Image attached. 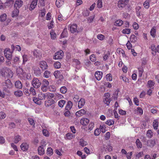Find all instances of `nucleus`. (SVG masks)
<instances>
[{
	"instance_id": "nucleus-11",
	"label": "nucleus",
	"mask_w": 159,
	"mask_h": 159,
	"mask_svg": "<svg viewBox=\"0 0 159 159\" xmlns=\"http://www.w3.org/2000/svg\"><path fill=\"white\" fill-rule=\"evenodd\" d=\"M105 98H104L103 102L105 104L108 105L111 102L110 98V94L109 93H105Z\"/></svg>"
},
{
	"instance_id": "nucleus-62",
	"label": "nucleus",
	"mask_w": 159,
	"mask_h": 159,
	"mask_svg": "<svg viewBox=\"0 0 159 159\" xmlns=\"http://www.w3.org/2000/svg\"><path fill=\"white\" fill-rule=\"evenodd\" d=\"M14 63L15 64H18L19 63V58L18 57H16L13 59Z\"/></svg>"
},
{
	"instance_id": "nucleus-64",
	"label": "nucleus",
	"mask_w": 159,
	"mask_h": 159,
	"mask_svg": "<svg viewBox=\"0 0 159 159\" xmlns=\"http://www.w3.org/2000/svg\"><path fill=\"white\" fill-rule=\"evenodd\" d=\"M53 24L54 22L53 21H51L49 23H48V29H50L53 27Z\"/></svg>"
},
{
	"instance_id": "nucleus-19",
	"label": "nucleus",
	"mask_w": 159,
	"mask_h": 159,
	"mask_svg": "<svg viewBox=\"0 0 159 159\" xmlns=\"http://www.w3.org/2000/svg\"><path fill=\"white\" fill-rule=\"evenodd\" d=\"M73 65L77 69H80V62L77 59L73 60Z\"/></svg>"
},
{
	"instance_id": "nucleus-35",
	"label": "nucleus",
	"mask_w": 159,
	"mask_h": 159,
	"mask_svg": "<svg viewBox=\"0 0 159 159\" xmlns=\"http://www.w3.org/2000/svg\"><path fill=\"white\" fill-rule=\"evenodd\" d=\"M156 28L155 27H153L150 31L151 35L153 37H154L156 35Z\"/></svg>"
},
{
	"instance_id": "nucleus-44",
	"label": "nucleus",
	"mask_w": 159,
	"mask_h": 159,
	"mask_svg": "<svg viewBox=\"0 0 159 159\" xmlns=\"http://www.w3.org/2000/svg\"><path fill=\"white\" fill-rule=\"evenodd\" d=\"M158 123L157 120H155L153 123V126L155 129H157Z\"/></svg>"
},
{
	"instance_id": "nucleus-36",
	"label": "nucleus",
	"mask_w": 159,
	"mask_h": 159,
	"mask_svg": "<svg viewBox=\"0 0 159 159\" xmlns=\"http://www.w3.org/2000/svg\"><path fill=\"white\" fill-rule=\"evenodd\" d=\"M106 128V126L105 125H101L100 126V130L103 133L107 131Z\"/></svg>"
},
{
	"instance_id": "nucleus-2",
	"label": "nucleus",
	"mask_w": 159,
	"mask_h": 159,
	"mask_svg": "<svg viewBox=\"0 0 159 159\" xmlns=\"http://www.w3.org/2000/svg\"><path fill=\"white\" fill-rule=\"evenodd\" d=\"M13 51H11L10 48H7L4 50V54L5 57L8 60H11L12 57Z\"/></svg>"
},
{
	"instance_id": "nucleus-4",
	"label": "nucleus",
	"mask_w": 159,
	"mask_h": 159,
	"mask_svg": "<svg viewBox=\"0 0 159 159\" xmlns=\"http://www.w3.org/2000/svg\"><path fill=\"white\" fill-rule=\"evenodd\" d=\"M2 85L5 89H10L12 88L13 85L11 82V80L7 79L5 81V82L2 84Z\"/></svg>"
},
{
	"instance_id": "nucleus-21",
	"label": "nucleus",
	"mask_w": 159,
	"mask_h": 159,
	"mask_svg": "<svg viewBox=\"0 0 159 159\" xmlns=\"http://www.w3.org/2000/svg\"><path fill=\"white\" fill-rule=\"evenodd\" d=\"M38 154L40 156L43 155L44 154V150L42 146H40L38 147Z\"/></svg>"
},
{
	"instance_id": "nucleus-13",
	"label": "nucleus",
	"mask_w": 159,
	"mask_h": 159,
	"mask_svg": "<svg viewBox=\"0 0 159 159\" xmlns=\"http://www.w3.org/2000/svg\"><path fill=\"white\" fill-rule=\"evenodd\" d=\"M86 113V111L82 109L77 111L75 113V115L77 117H79L85 115Z\"/></svg>"
},
{
	"instance_id": "nucleus-48",
	"label": "nucleus",
	"mask_w": 159,
	"mask_h": 159,
	"mask_svg": "<svg viewBox=\"0 0 159 159\" xmlns=\"http://www.w3.org/2000/svg\"><path fill=\"white\" fill-rule=\"evenodd\" d=\"M112 150L113 148L111 144H108L106 146V149L105 150V151L106 152H110L112 151Z\"/></svg>"
},
{
	"instance_id": "nucleus-24",
	"label": "nucleus",
	"mask_w": 159,
	"mask_h": 159,
	"mask_svg": "<svg viewBox=\"0 0 159 159\" xmlns=\"http://www.w3.org/2000/svg\"><path fill=\"white\" fill-rule=\"evenodd\" d=\"M64 0H57L56 2V4L58 7H61L63 4Z\"/></svg>"
},
{
	"instance_id": "nucleus-8",
	"label": "nucleus",
	"mask_w": 159,
	"mask_h": 159,
	"mask_svg": "<svg viewBox=\"0 0 159 159\" xmlns=\"http://www.w3.org/2000/svg\"><path fill=\"white\" fill-rule=\"evenodd\" d=\"M20 148L23 151H26L29 149V145L27 142H24L22 143L20 146Z\"/></svg>"
},
{
	"instance_id": "nucleus-27",
	"label": "nucleus",
	"mask_w": 159,
	"mask_h": 159,
	"mask_svg": "<svg viewBox=\"0 0 159 159\" xmlns=\"http://www.w3.org/2000/svg\"><path fill=\"white\" fill-rule=\"evenodd\" d=\"M141 9V7L140 6H137L135 8L136 10V13L137 15V16L138 17H140L141 16V12L140 11V9Z\"/></svg>"
},
{
	"instance_id": "nucleus-1",
	"label": "nucleus",
	"mask_w": 159,
	"mask_h": 159,
	"mask_svg": "<svg viewBox=\"0 0 159 159\" xmlns=\"http://www.w3.org/2000/svg\"><path fill=\"white\" fill-rule=\"evenodd\" d=\"M0 73L3 76L8 78H11L13 76V72L11 70L6 67L1 69Z\"/></svg>"
},
{
	"instance_id": "nucleus-20",
	"label": "nucleus",
	"mask_w": 159,
	"mask_h": 159,
	"mask_svg": "<svg viewBox=\"0 0 159 159\" xmlns=\"http://www.w3.org/2000/svg\"><path fill=\"white\" fill-rule=\"evenodd\" d=\"M78 107L79 108H82L85 103V100L84 98H81L78 102Z\"/></svg>"
},
{
	"instance_id": "nucleus-23",
	"label": "nucleus",
	"mask_w": 159,
	"mask_h": 159,
	"mask_svg": "<svg viewBox=\"0 0 159 159\" xmlns=\"http://www.w3.org/2000/svg\"><path fill=\"white\" fill-rule=\"evenodd\" d=\"M15 85V87L17 89H21L22 88V84L19 80H17L16 81Z\"/></svg>"
},
{
	"instance_id": "nucleus-38",
	"label": "nucleus",
	"mask_w": 159,
	"mask_h": 159,
	"mask_svg": "<svg viewBox=\"0 0 159 159\" xmlns=\"http://www.w3.org/2000/svg\"><path fill=\"white\" fill-rule=\"evenodd\" d=\"M135 143L138 148H142V144L139 139L136 140Z\"/></svg>"
},
{
	"instance_id": "nucleus-61",
	"label": "nucleus",
	"mask_w": 159,
	"mask_h": 159,
	"mask_svg": "<svg viewBox=\"0 0 159 159\" xmlns=\"http://www.w3.org/2000/svg\"><path fill=\"white\" fill-rule=\"evenodd\" d=\"M137 114L140 115H142L143 114V111L141 108L140 107H138L137 108Z\"/></svg>"
},
{
	"instance_id": "nucleus-14",
	"label": "nucleus",
	"mask_w": 159,
	"mask_h": 159,
	"mask_svg": "<svg viewBox=\"0 0 159 159\" xmlns=\"http://www.w3.org/2000/svg\"><path fill=\"white\" fill-rule=\"evenodd\" d=\"M103 73L102 71H97L95 72V76L96 79L98 80H100L102 78Z\"/></svg>"
},
{
	"instance_id": "nucleus-45",
	"label": "nucleus",
	"mask_w": 159,
	"mask_h": 159,
	"mask_svg": "<svg viewBox=\"0 0 159 159\" xmlns=\"http://www.w3.org/2000/svg\"><path fill=\"white\" fill-rule=\"evenodd\" d=\"M149 0H146L143 4L144 7L146 9L148 8L149 7Z\"/></svg>"
},
{
	"instance_id": "nucleus-7",
	"label": "nucleus",
	"mask_w": 159,
	"mask_h": 159,
	"mask_svg": "<svg viewBox=\"0 0 159 159\" xmlns=\"http://www.w3.org/2000/svg\"><path fill=\"white\" fill-rule=\"evenodd\" d=\"M129 0H120L118 2V6L120 8L124 7L128 3Z\"/></svg>"
},
{
	"instance_id": "nucleus-28",
	"label": "nucleus",
	"mask_w": 159,
	"mask_h": 159,
	"mask_svg": "<svg viewBox=\"0 0 159 159\" xmlns=\"http://www.w3.org/2000/svg\"><path fill=\"white\" fill-rule=\"evenodd\" d=\"M14 95L17 97H20L23 95V92L21 91L18 90L14 93Z\"/></svg>"
},
{
	"instance_id": "nucleus-26",
	"label": "nucleus",
	"mask_w": 159,
	"mask_h": 159,
	"mask_svg": "<svg viewBox=\"0 0 159 159\" xmlns=\"http://www.w3.org/2000/svg\"><path fill=\"white\" fill-rule=\"evenodd\" d=\"M155 144V141L154 140H149L147 142V145L148 146L153 147Z\"/></svg>"
},
{
	"instance_id": "nucleus-63",
	"label": "nucleus",
	"mask_w": 159,
	"mask_h": 159,
	"mask_svg": "<svg viewBox=\"0 0 159 159\" xmlns=\"http://www.w3.org/2000/svg\"><path fill=\"white\" fill-rule=\"evenodd\" d=\"M97 5L98 8H102V0H98Z\"/></svg>"
},
{
	"instance_id": "nucleus-59",
	"label": "nucleus",
	"mask_w": 159,
	"mask_h": 159,
	"mask_svg": "<svg viewBox=\"0 0 159 159\" xmlns=\"http://www.w3.org/2000/svg\"><path fill=\"white\" fill-rule=\"evenodd\" d=\"M54 66L56 68H59L61 67V64L59 62H56L54 64Z\"/></svg>"
},
{
	"instance_id": "nucleus-22",
	"label": "nucleus",
	"mask_w": 159,
	"mask_h": 159,
	"mask_svg": "<svg viewBox=\"0 0 159 159\" xmlns=\"http://www.w3.org/2000/svg\"><path fill=\"white\" fill-rule=\"evenodd\" d=\"M75 135L70 133H68L66 134L65 138L66 140H71L74 138Z\"/></svg>"
},
{
	"instance_id": "nucleus-15",
	"label": "nucleus",
	"mask_w": 159,
	"mask_h": 159,
	"mask_svg": "<svg viewBox=\"0 0 159 159\" xmlns=\"http://www.w3.org/2000/svg\"><path fill=\"white\" fill-rule=\"evenodd\" d=\"M77 25L76 24H73L70 26V30L72 33L77 32Z\"/></svg>"
},
{
	"instance_id": "nucleus-18",
	"label": "nucleus",
	"mask_w": 159,
	"mask_h": 159,
	"mask_svg": "<svg viewBox=\"0 0 159 159\" xmlns=\"http://www.w3.org/2000/svg\"><path fill=\"white\" fill-rule=\"evenodd\" d=\"M55 102L53 99L48 100L45 102V105L46 107H49L52 105Z\"/></svg>"
},
{
	"instance_id": "nucleus-52",
	"label": "nucleus",
	"mask_w": 159,
	"mask_h": 159,
	"mask_svg": "<svg viewBox=\"0 0 159 159\" xmlns=\"http://www.w3.org/2000/svg\"><path fill=\"white\" fill-rule=\"evenodd\" d=\"M120 78L122 79L123 81L125 83H129V80L126 76L121 75L120 76Z\"/></svg>"
},
{
	"instance_id": "nucleus-9",
	"label": "nucleus",
	"mask_w": 159,
	"mask_h": 159,
	"mask_svg": "<svg viewBox=\"0 0 159 159\" xmlns=\"http://www.w3.org/2000/svg\"><path fill=\"white\" fill-rule=\"evenodd\" d=\"M23 4V2L21 0H16L14 4V8L19 9L21 7Z\"/></svg>"
},
{
	"instance_id": "nucleus-32",
	"label": "nucleus",
	"mask_w": 159,
	"mask_h": 159,
	"mask_svg": "<svg viewBox=\"0 0 159 159\" xmlns=\"http://www.w3.org/2000/svg\"><path fill=\"white\" fill-rule=\"evenodd\" d=\"M21 139V137L19 135H16L14 138V142L16 143H17Z\"/></svg>"
},
{
	"instance_id": "nucleus-29",
	"label": "nucleus",
	"mask_w": 159,
	"mask_h": 159,
	"mask_svg": "<svg viewBox=\"0 0 159 159\" xmlns=\"http://www.w3.org/2000/svg\"><path fill=\"white\" fill-rule=\"evenodd\" d=\"M54 96L53 93H45V97L47 99H50L53 98Z\"/></svg>"
},
{
	"instance_id": "nucleus-43",
	"label": "nucleus",
	"mask_w": 159,
	"mask_h": 159,
	"mask_svg": "<svg viewBox=\"0 0 159 159\" xmlns=\"http://www.w3.org/2000/svg\"><path fill=\"white\" fill-rule=\"evenodd\" d=\"M33 100L36 104L40 105L41 104V101L38 98L34 97L33 98Z\"/></svg>"
},
{
	"instance_id": "nucleus-37",
	"label": "nucleus",
	"mask_w": 159,
	"mask_h": 159,
	"mask_svg": "<svg viewBox=\"0 0 159 159\" xmlns=\"http://www.w3.org/2000/svg\"><path fill=\"white\" fill-rule=\"evenodd\" d=\"M138 76L139 77H141L143 72V69L142 67H140L138 68Z\"/></svg>"
},
{
	"instance_id": "nucleus-39",
	"label": "nucleus",
	"mask_w": 159,
	"mask_h": 159,
	"mask_svg": "<svg viewBox=\"0 0 159 159\" xmlns=\"http://www.w3.org/2000/svg\"><path fill=\"white\" fill-rule=\"evenodd\" d=\"M66 101L64 100H61L58 102V105L59 107L62 108L65 104Z\"/></svg>"
},
{
	"instance_id": "nucleus-25",
	"label": "nucleus",
	"mask_w": 159,
	"mask_h": 159,
	"mask_svg": "<svg viewBox=\"0 0 159 159\" xmlns=\"http://www.w3.org/2000/svg\"><path fill=\"white\" fill-rule=\"evenodd\" d=\"M11 48L13 51L15 49L16 51H20L21 50V48L18 45H16L15 46L13 45H12L11 46Z\"/></svg>"
},
{
	"instance_id": "nucleus-12",
	"label": "nucleus",
	"mask_w": 159,
	"mask_h": 159,
	"mask_svg": "<svg viewBox=\"0 0 159 159\" xmlns=\"http://www.w3.org/2000/svg\"><path fill=\"white\" fill-rule=\"evenodd\" d=\"M39 66L43 70L47 69L48 68V65L47 62L44 61H41L39 62Z\"/></svg>"
},
{
	"instance_id": "nucleus-33",
	"label": "nucleus",
	"mask_w": 159,
	"mask_h": 159,
	"mask_svg": "<svg viewBox=\"0 0 159 159\" xmlns=\"http://www.w3.org/2000/svg\"><path fill=\"white\" fill-rule=\"evenodd\" d=\"M123 24V21L121 20H116L114 23V25L118 26H121Z\"/></svg>"
},
{
	"instance_id": "nucleus-17",
	"label": "nucleus",
	"mask_w": 159,
	"mask_h": 159,
	"mask_svg": "<svg viewBox=\"0 0 159 159\" xmlns=\"http://www.w3.org/2000/svg\"><path fill=\"white\" fill-rule=\"evenodd\" d=\"M89 120L86 118H83L80 120V123L83 126L86 125L89 123Z\"/></svg>"
},
{
	"instance_id": "nucleus-55",
	"label": "nucleus",
	"mask_w": 159,
	"mask_h": 159,
	"mask_svg": "<svg viewBox=\"0 0 159 159\" xmlns=\"http://www.w3.org/2000/svg\"><path fill=\"white\" fill-rule=\"evenodd\" d=\"M7 15L5 13L2 15L0 17L1 21H3L5 20L7 18Z\"/></svg>"
},
{
	"instance_id": "nucleus-42",
	"label": "nucleus",
	"mask_w": 159,
	"mask_h": 159,
	"mask_svg": "<svg viewBox=\"0 0 159 159\" xmlns=\"http://www.w3.org/2000/svg\"><path fill=\"white\" fill-rule=\"evenodd\" d=\"M39 99L40 100H43L46 98L45 93H40L38 94Z\"/></svg>"
},
{
	"instance_id": "nucleus-41",
	"label": "nucleus",
	"mask_w": 159,
	"mask_h": 159,
	"mask_svg": "<svg viewBox=\"0 0 159 159\" xmlns=\"http://www.w3.org/2000/svg\"><path fill=\"white\" fill-rule=\"evenodd\" d=\"M79 143L80 144L82 147H84V146L87 145L88 144V143L86 141H85L83 139H81L80 140Z\"/></svg>"
},
{
	"instance_id": "nucleus-10",
	"label": "nucleus",
	"mask_w": 159,
	"mask_h": 159,
	"mask_svg": "<svg viewBox=\"0 0 159 159\" xmlns=\"http://www.w3.org/2000/svg\"><path fill=\"white\" fill-rule=\"evenodd\" d=\"M33 56L35 57L40 59L42 57V53L39 50L34 49L32 52Z\"/></svg>"
},
{
	"instance_id": "nucleus-6",
	"label": "nucleus",
	"mask_w": 159,
	"mask_h": 159,
	"mask_svg": "<svg viewBox=\"0 0 159 159\" xmlns=\"http://www.w3.org/2000/svg\"><path fill=\"white\" fill-rule=\"evenodd\" d=\"M63 52L62 50H60L55 53L53 56V59L55 60L61 59L63 57Z\"/></svg>"
},
{
	"instance_id": "nucleus-46",
	"label": "nucleus",
	"mask_w": 159,
	"mask_h": 159,
	"mask_svg": "<svg viewBox=\"0 0 159 159\" xmlns=\"http://www.w3.org/2000/svg\"><path fill=\"white\" fill-rule=\"evenodd\" d=\"M114 123V121L113 120H107L106 122V124L109 126L113 125Z\"/></svg>"
},
{
	"instance_id": "nucleus-58",
	"label": "nucleus",
	"mask_w": 159,
	"mask_h": 159,
	"mask_svg": "<svg viewBox=\"0 0 159 159\" xmlns=\"http://www.w3.org/2000/svg\"><path fill=\"white\" fill-rule=\"evenodd\" d=\"M6 115V113L3 111L0 112V119H3L5 118Z\"/></svg>"
},
{
	"instance_id": "nucleus-57",
	"label": "nucleus",
	"mask_w": 159,
	"mask_h": 159,
	"mask_svg": "<svg viewBox=\"0 0 159 159\" xmlns=\"http://www.w3.org/2000/svg\"><path fill=\"white\" fill-rule=\"evenodd\" d=\"M155 84V83L152 80H149L148 82V85L150 88L152 87Z\"/></svg>"
},
{
	"instance_id": "nucleus-47",
	"label": "nucleus",
	"mask_w": 159,
	"mask_h": 159,
	"mask_svg": "<svg viewBox=\"0 0 159 159\" xmlns=\"http://www.w3.org/2000/svg\"><path fill=\"white\" fill-rule=\"evenodd\" d=\"M146 135L148 137L151 138L153 136V133L151 130L149 129L147 131Z\"/></svg>"
},
{
	"instance_id": "nucleus-50",
	"label": "nucleus",
	"mask_w": 159,
	"mask_h": 159,
	"mask_svg": "<svg viewBox=\"0 0 159 159\" xmlns=\"http://www.w3.org/2000/svg\"><path fill=\"white\" fill-rule=\"evenodd\" d=\"M47 153L48 155H52L53 153L52 149L50 147L48 148L47 150Z\"/></svg>"
},
{
	"instance_id": "nucleus-54",
	"label": "nucleus",
	"mask_w": 159,
	"mask_h": 159,
	"mask_svg": "<svg viewBox=\"0 0 159 159\" xmlns=\"http://www.w3.org/2000/svg\"><path fill=\"white\" fill-rule=\"evenodd\" d=\"M67 91L66 87L65 86L62 87L60 89V92L63 94L65 93Z\"/></svg>"
},
{
	"instance_id": "nucleus-49",
	"label": "nucleus",
	"mask_w": 159,
	"mask_h": 159,
	"mask_svg": "<svg viewBox=\"0 0 159 159\" xmlns=\"http://www.w3.org/2000/svg\"><path fill=\"white\" fill-rule=\"evenodd\" d=\"M13 0H10L6 2L5 3L4 5L8 6V7H11L12 5L13 4Z\"/></svg>"
},
{
	"instance_id": "nucleus-3",
	"label": "nucleus",
	"mask_w": 159,
	"mask_h": 159,
	"mask_svg": "<svg viewBox=\"0 0 159 159\" xmlns=\"http://www.w3.org/2000/svg\"><path fill=\"white\" fill-rule=\"evenodd\" d=\"M32 84L35 88H38L41 85L40 81L37 78H34L32 81Z\"/></svg>"
},
{
	"instance_id": "nucleus-53",
	"label": "nucleus",
	"mask_w": 159,
	"mask_h": 159,
	"mask_svg": "<svg viewBox=\"0 0 159 159\" xmlns=\"http://www.w3.org/2000/svg\"><path fill=\"white\" fill-rule=\"evenodd\" d=\"M22 57L23 59V64H25L28 61V57L27 55L25 54L23 55Z\"/></svg>"
},
{
	"instance_id": "nucleus-31",
	"label": "nucleus",
	"mask_w": 159,
	"mask_h": 159,
	"mask_svg": "<svg viewBox=\"0 0 159 159\" xmlns=\"http://www.w3.org/2000/svg\"><path fill=\"white\" fill-rule=\"evenodd\" d=\"M19 9L17 8H14V10L12 11V17L17 16L19 14Z\"/></svg>"
},
{
	"instance_id": "nucleus-16",
	"label": "nucleus",
	"mask_w": 159,
	"mask_h": 159,
	"mask_svg": "<svg viewBox=\"0 0 159 159\" xmlns=\"http://www.w3.org/2000/svg\"><path fill=\"white\" fill-rule=\"evenodd\" d=\"M38 0H33L32 2L30 7V10L32 11L34 10L36 7Z\"/></svg>"
},
{
	"instance_id": "nucleus-56",
	"label": "nucleus",
	"mask_w": 159,
	"mask_h": 159,
	"mask_svg": "<svg viewBox=\"0 0 159 159\" xmlns=\"http://www.w3.org/2000/svg\"><path fill=\"white\" fill-rule=\"evenodd\" d=\"M122 33L124 34H129L130 33V29L129 28L123 29L122 30Z\"/></svg>"
},
{
	"instance_id": "nucleus-30",
	"label": "nucleus",
	"mask_w": 159,
	"mask_h": 159,
	"mask_svg": "<svg viewBox=\"0 0 159 159\" xmlns=\"http://www.w3.org/2000/svg\"><path fill=\"white\" fill-rule=\"evenodd\" d=\"M137 39L136 36L134 34L131 35L130 37V40L132 43H135L137 40Z\"/></svg>"
},
{
	"instance_id": "nucleus-51",
	"label": "nucleus",
	"mask_w": 159,
	"mask_h": 159,
	"mask_svg": "<svg viewBox=\"0 0 159 159\" xmlns=\"http://www.w3.org/2000/svg\"><path fill=\"white\" fill-rule=\"evenodd\" d=\"M43 135L47 137H48L49 135V133L48 131L46 129H43L42 131Z\"/></svg>"
},
{
	"instance_id": "nucleus-5",
	"label": "nucleus",
	"mask_w": 159,
	"mask_h": 159,
	"mask_svg": "<svg viewBox=\"0 0 159 159\" xmlns=\"http://www.w3.org/2000/svg\"><path fill=\"white\" fill-rule=\"evenodd\" d=\"M16 74L19 77L21 78H22L23 77H25V73L21 67H19L16 69Z\"/></svg>"
},
{
	"instance_id": "nucleus-34",
	"label": "nucleus",
	"mask_w": 159,
	"mask_h": 159,
	"mask_svg": "<svg viewBox=\"0 0 159 159\" xmlns=\"http://www.w3.org/2000/svg\"><path fill=\"white\" fill-rule=\"evenodd\" d=\"M73 105V103L70 101H69L66 106V109L67 110H70L72 107Z\"/></svg>"
},
{
	"instance_id": "nucleus-60",
	"label": "nucleus",
	"mask_w": 159,
	"mask_h": 159,
	"mask_svg": "<svg viewBox=\"0 0 159 159\" xmlns=\"http://www.w3.org/2000/svg\"><path fill=\"white\" fill-rule=\"evenodd\" d=\"M68 33L66 30H64L63 32L62 33L61 37L62 38H64L67 36Z\"/></svg>"
},
{
	"instance_id": "nucleus-40",
	"label": "nucleus",
	"mask_w": 159,
	"mask_h": 159,
	"mask_svg": "<svg viewBox=\"0 0 159 159\" xmlns=\"http://www.w3.org/2000/svg\"><path fill=\"white\" fill-rule=\"evenodd\" d=\"M50 34L51 38L55 39L56 38V34L53 30H51L50 32Z\"/></svg>"
}]
</instances>
